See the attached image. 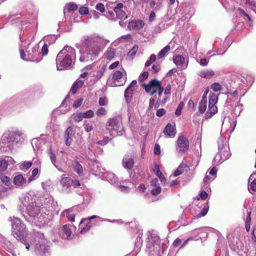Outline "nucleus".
Listing matches in <instances>:
<instances>
[{"instance_id":"obj_52","label":"nucleus","mask_w":256,"mask_h":256,"mask_svg":"<svg viewBox=\"0 0 256 256\" xmlns=\"http://www.w3.org/2000/svg\"><path fill=\"white\" fill-rule=\"evenodd\" d=\"M110 140V138L108 136H106L104 138V140H99L97 142L100 145L104 146L107 143H108Z\"/></svg>"},{"instance_id":"obj_57","label":"nucleus","mask_w":256,"mask_h":256,"mask_svg":"<svg viewBox=\"0 0 256 256\" xmlns=\"http://www.w3.org/2000/svg\"><path fill=\"white\" fill-rule=\"evenodd\" d=\"M148 76V73L147 72H144L141 74L138 77V80L140 82H142L146 80Z\"/></svg>"},{"instance_id":"obj_5","label":"nucleus","mask_w":256,"mask_h":256,"mask_svg":"<svg viewBox=\"0 0 256 256\" xmlns=\"http://www.w3.org/2000/svg\"><path fill=\"white\" fill-rule=\"evenodd\" d=\"M9 220L12 222V232L14 236L18 240L26 246V248L28 250L30 244L27 242L26 238L28 235V230L26 225L21 220L17 217H10Z\"/></svg>"},{"instance_id":"obj_18","label":"nucleus","mask_w":256,"mask_h":256,"mask_svg":"<svg viewBox=\"0 0 256 256\" xmlns=\"http://www.w3.org/2000/svg\"><path fill=\"white\" fill-rule=\"evenodd\" d=\"M74 228L70 224H64L60 229V234L65 239H70L71 234Z\"/></svg>"},{"instance_id":"obj_62","label":"nucleus","mask_w":256,"mask_h":256,"mask_svg":"<svg viewBox=\"0 0 256 256\" xmlns=\"http://www.w3.org/2000/svg\"><path fill=\"white\" fill-rule=\"evenodd\" d=\"M154 154H155L159 155L160 154V148L158 144H155L154 147Z\"/></svg>"},{"instance_id":"obj_41","label":"nucleus","mask_w":256,"mask_h":256,"mask_svg":"<svg viewBox=\"0 0 256 256\" xmlns=\"http://www.w3.org/2000/svg\"><path fill=\"white\" fill-rule=\"evenodd\" d=\"M187 166L186 164H181L178 168L174 172V176H177L181 174L184 170V168H186Z\"/></svg>"},{"instance_id":"obj_28","label":"nucleus","mask_w":256,"mask_h":256,"mask_svg":"<svg viewBox=\"0 0 256 256\" xmlns=\"http://www.w3.org/2000/svg\"><path fill=\"white\" fill-rule=\"evenodd\" d=\"M48 155L50 157L51 162L52 164L59 170H60V166L56 161V156L55 154L52 151V149H50L48 151Z\"/></svg>"},{"instance_id":"obj_40","label":"nucleus","mask_w":256,"mask_h":256,"mask_svg":"<svg viewBox=\"0 0 256 256\" xmlns=\"http://www.w3.org/2000/svg\"><path fill=\"white\" fill-rule=\"evenodd\" d=\"M115 55V50L112 48H108L106 53V58L108 60L112 59Z\"/></svg>"},{"instance_id":"obj_44","label":"nucleus","mask_w":256,"mask_h":256,"mask_svg":"<svg viewBox=\"0 0 256 256\" xmlns=\"http://www.w3.org/2000/svg\"><path fill=\"white\" fill-rule=\"evenodd\" d=\"M0 180L6 186H9L10 184V178L8 176L3 175L1 174H0Z\"/></svg>"},{"instance_id":"obj_37","label":"nucleus","mask_w":256,"mask_h":256,"mask_svg":"<svg viewBox=\"0 0 256 256\" xmlns=\"http://www.w3.org/2000/svg\"><path fill=\"white\" fill-rule=\"evenodd\" d=\"M138 50V45H134L132 48L128 52L127 55V58L130 59L132 60L134 58V56L136 54V52H137Z\"/></svg>"},{"instance_id":"obj_6","label":"nucleus","mask_w":256,"mask_h":256,"mask_svg":"<svg viewBox=\"0 0 256 256\" xmlns=\"http://www.w3.org/2000/svg\"><path fill=\"white\" fill-rule=\"evenodd\" d=\"M218 152L214 158L217 164H220L228 159L230 156L228 140L226 138L220 137L218 141Z\"/></svg>"},{"instance_id":"obj_45","label":"nucleus","mask_w":256,"mask_h":256,"mask_svg":"<svg viewBox=\"0 0 256 256\" xmlns=\"http://www.w3.org/2000/svg\"><path fill=\"white\" fill-rule=\"evenodd\" d=\"M210 88L213 91L215 92H219L222 90V86L221 84L220 83L216 82L212 84L210 86Z\"/></svg>"},{"instance_id":"obj_25","label":"nucleus","mask_w":256,"mask_h":256,"mask_svg":"<svg viewBox=\"0 0 256 256\" xmlns=\"http://www.w3.org/2000/svg\"><path fill=\"white\" fill-rule=\"evenodd\" d=\"M198 74L202 78L210 79L215 74V72L212 69H204L200 71Z\"/></svg>"},{"instance_id":"obj_11","label":"nucleus","mask_w":256,"mask_h":256,"mask_svg":"<svg viewBox=\"0 0 256 256\" xmlns=\"http://www.w3.org/2000/svg\"><path fill=\"white\" fill-rule=\"evenodd\" d=\"M38 46L37 45L34 46L31 50H26L27 55L26 54L24 50H21L20 51V58L26 61H34L38 54Z\"/></svg>"},{"instance_id":"obj_38","label":"nucleus","mask_w":256,"mask_h":256,"mask_svg":"<svg viewBox=\"0 0 256 256\" xmlns=\"http://www.w3.org/2000/svg\"><path fill=\"white\" fill-rule=\"evenodd\" d=\"M251 212H249L246 216V220H245V228L246 231L248 232L250 230V222H251Z\"/></svg>"},{"instance_id":"obj_59","label":"nucleus","mask_w":256,"mask_h":256,"mask_svg":"<svg viewBox=\"0 0 256 256\" xmlns=\"http://www.w3.org/2000/svg\"><path fill=\"white\" fill-rule=\"evenodd\" d=\"M166 113V111L164 109L160 108L156 111V116L158 117H161L163 116L164 114H165Z\"/></svg>"},{"instance_id":"obj_2","label":"nucleus","mask_w":256,"mask_h":256,"mask_svg":"<svg viewBox=\"0 0 256 256\" xmlns=\"http://www.w3.org/2000/svg\"><path fill=\"white\" fill-rule=\"evenodd\" d=\"M38 201L36 196L29 194L25 196L22 200V204L28 215L24 216V218L30 222L36 224L38 222H42L47 215L44 212V208L42 207Z\"/></svg>"},{"instance_id":"obj_19","label":"nucleus","mask_w":256,"mask_h":256,"mask_svg":"<svg viewBox=\"0 0 256 256\" xmlns=\"http://www.w3.org/2000/svg\"><path fill=\"white\" fill-rule=\"evenodd\" d=\"M13 182L16 187L18 188H22L28 186L26 180L20 174L14 178Z\"/></svg>"},{"instance_id":"obj_48","label":"nucleus","mask_w":256,"mask_h":256,"mask_svg":"<svg viewBox=\"0 0 256 256\" xmlns=\"http://www.w3.org/2000/svg\"><path fill=\"white\" fill-rule=\"evenodd\" d=\"M74 134L73 128L69 126L65 132L64 138H72Z\"/></svg>"},{"instance_id":"obj_61","label":"nucleus","mask_w":256,"mask_h":256,"mask_svg":"<svg viewBox=\"0 0 256 256\" xmlns=\"http://www.w3.org/2000/svg\"><path fill=\"white\" fill-rule=\"evenodd\" d=\"M106 114V110L105 108H99L96 112V114L98 116L105 115Z\"/></svg>"},{"instance_id":"obj_26","label":"nucleus","mask_w":256,"mask_h":256,"mask_svg":"<svg viewBox=\"0 0 256 256\" xmlns=\"http://www.w3.org/2000/svg\"><path fill=\"white\" fill-rule=\"evenodd\" d=\"M134 164V160L132 156L129 154H126L122 160V164L124 168L127 169H131Z\"/></svg>"},{"instance_id":"obj_7","label":"nucleus","mask_w":256,"mask_h":256,"mask_svg":"<svg viewBox=\"0 0 256 256\" xmlns=\"http://www.w3.org/2000/svg\"><path fill=\"white\" fill-rule=\"evenodd\" d=\"M106 128L110 132V134L112 136H120L122 134L124 128L121 124V118L116 116L108 120Z\"/></svg>"},{"instance_id":"obj_55","label":"nucleus","mask_w":256,"mask_h":256,"mask_svg":"<svg viewBox=\"0 0 256 256\" xmlns=\"http://www.w3.org/2000/svg\"><path fill=\"white\" fill-rule=\"evenodd\" d=\"M248 190L250 192L251 190L256 192V179L252 180L250 182V187H248Z\"/></svg>"},{"instance_id":"obj_3","label":"nucleus","mask_w":256,"mask_h":256,"mask_svg":"<svg viewBox=\"0 0 256 256\" xmlns=\"http://www.w3.org/2000/svg\"><path fill=\"white\" fill-rule=\"evenodd\" d=\"M76 58L74 48L66 46L58 54L56 58V68L58 70L68 69L74 64Z\"/></svg>"},{"instance_id":"obj_30","label":"nucleus","mask_w":256,"mask_h":256,"mask_svg":"<svg viewBox=\"0 0 256 256\" xmlns=\"http://www.w3.org/2000/svg\"><path fill=\"white\" fill-rule=\"evenodd\" d=\"M72 166L74 170L76 172L79 176H81L83 173L82 166L76 160H74L72 163Z\"/></svg>"},{"instance_id":"obj_35","label":"nucleus","mask_w":256,"mask_h":256,"mask_svg":"<svg viewBox=\"0 0 256 256\" xmlns=\"http://www.w3.org/2000/svg\"><path fill=\"white\" fill-rule=\"evenodd\" d=\"M170 50V45H166L164 48H162L158 54V57L159 59L163 58L165 56L166 53Z\"/></svg>"},{"instance_id":"obj_13","label":"nucleus","mask_w":256,"mask_h":256,"mask_svg":"<svg viewBox=\"0 0 256 256\" xmlns=\"http://www.w3.org/2000/svg\"><path fill=\"white\" fill-rule=\"evenodd\" d=\"M160 82L157 80H152L148 84H144V88L146 92H150L153 96L160 86Z\"/></svg>"},{"instance_id":"obj_31","label":"nucleus","mask_w":256,"mask_h":256,"mask_svg":"<svg viewBox=\"0 0 256 256\" xmlns=\"http://www.w3.org/2000/svg\"><path fill=\"white\" fill-rule=\"evenodd\" d=\"M1 238L3 242L0 244V245L8 252H12L14 248L12 244L10 242L5 240L4 238L2 237Z\"/></svg>"},{"instance_id":"obj_16","label":"nucleus","mask_w":256,"mask_h":256,"mask_svg":"<svg viewBox=\"0 0 256 256\" xmlns=\"http://www.w3.org/2000/svg\"><path fill=\"white\" fill-rule=\"evenodd\" d=\"M112 80L114 82V86H120L124 85L126 80V76H124L122 72L120 70L116 71L113 76Z\"/></svg>"},{"instance_id":"obj_9","label":"nucleus","mask_w":256,"mask_h":256,"mask_svg":"<svg viewBox=\"0 0 256 256\" xmlns=\"http://www.w3.org/2000/svg\"><path fill=\"white\" fill-rule=\"evenodd\" d=\"M218 96L212 92H210L208 96V110L205 114V118H212L218 112V108L216 104L218 102Z\"/></svg>"},{"instance_id":"obj_15","label":"nucleus","mask_w":256,"mask_h":256,"mask_svg":"<svg viewBox=\"0 0 256 256\" xmlns=\"http://www.w3.org/2000/svg\"><path fill=\"white\" fill-rule=\"evenodd\" d=\"M72 180L70 177H66L64 174L62 175L60 181L62 186V190L66 193H69L72 190Z\"/></svg>"},{"instance_id":"obj_50","label":"nucleus","mask_w":256,"mask_h":256,"mask_svg":"<svg viewBox=\"0 0 256 256\" xmlns=\"http://www.w3.org/2000/svg\"><path fill=\"white\" fill-rule=\"evenodd\" d=\"M152 170L157 176L160 175L162 174L160 170L159 165L156 164H154V167L152 168Z\"/></svg>"},{"instance_id":"obj_10","label":"nucleus","mask_w":256,"mask_h":256,"mask_svg":"<svg viewBox=\"0 0 256 256\" xmlns=\"http://www.w3.org/2000/svg\"><path fill=\"white\" fill-rule=\"evenodd\" d=\"M42 201L40 206L44 208V212L46 210L53 211L56 210L58 207L57 202L54 201L53 198L50 196L46 194L40 200Z\"/></svg>"},{"instance_id":"obj_49","label":"nucleus","mask_w":256,"mask_h":256,"mask_svg":"<svg viewBox=\"0 0 256 256\" xmlns=\"http://www.w3.org/2000/svg\"><path fill=\"white\" fill-rule=\"evenodd\" d=\"M242 110V105L240 104H238L235 106L233 112L236 116H238L240 114V112Z\"/></svg>"},{"instance_id":"obj_53","label":"nucleus","mask_w":256,"mask_h":256,"mask_svg":"<svg viewBox=\"0 0 256 256\" xmlns=\"http://www.w3.org/2000/svg\"><path fill=\"white\" fill-rule=\"evenodd\" d=\"M160 192L161 188L160 186L154 187L151 190L152 194L154 196L158 195Z\"/></svg>"},{"instance_id":"obj_43","label":"nucleus","mask_w":256,"mask_h":256,"mask_svg":"<svg viewBox=\"0 0 256 256\" xmlns=\"http://www.w3.org/2000/svg\"><path fill=\"white\" fill-rule=\"evenodd\" d=\"M168 98L166 96H165L163 98H158L156 102L154 104V108H156L160 106V104H164L166 102Z\"/></svg>"},{"instance_id":"obj_60","label":"nucleus","mask_w":256,"mask_h":256,"mask_svg":"<svg viewBox=\"0 0 256 256\" xmlns=\"http://www.w3.org/2000/svg\"><path fill=\"white\" fill-rule=\"evenodd\" d=\"M100 106H106L108 104V100L106 98H100L98 101Z\"/></svg>"},{"instance_id":"obj_4","label":"nucleus","mask_w":256,"mask_h":256,"mask_svg":"<svg viewBox=\"0 0 256 256\" xmlns=\"http://www.w3.org/2000/svg\"><path fill=\"white\" fill-rule=\"evenodd\" d=\"M25 138V134L21 130L6 132L2 137L0 146L2 148V151L11 150L16 144H22Z\"/></svg>"},{"instance_id":"obj_51","label":"nucleus","mask_w":256,"mask_h":256,"mask_svg":"<svg viewBox=\"0 0 256 256\" xmlns=\"http://www.w3.org/2000/svg\"><path fill=\"white\" fill-rule=\"evenodd\" d=\"M82 114L84 115L83 117L85 118H91L94 115V112L92 110H88L86 112H82Z\"/></svg>"},{"instance_id":"obj_22","label":"nucleus","mask_w":256,"mask_h":256,"mask_svg":"<svg viewBox=\"0 0 256 256\" xmlns=\"http://www.w3.org/2000/svg\"><path fill=\"white\" fill-rule=\"evenodd\" d=\"M202 204L200 206H198L196 209V212L194 214V218H198L202 216H204L208 213V207L206 206H204V208H202Z\"/></svg>"},{"instance_id":"obj_23","label":"nucleus","mask_w":256,"mask_h":256,"mask_svg":"<svg viewBox=\"0 0 256 256\" xmlns=\"http://www.w3.org/2000/svg\"><path fill=\"white\" fill-rule=\"evenodd\" d=\"M174 62L177 66L186 68L188 66V62H186L185 58L181 55H178L173 59Z\"/></svg>"},{"instance_id":"obj_56","label":"nucleus","mask_w":256,"mask_h":256,"mask_svg":"<svg viewBox=\"0 0 256 256\" xmlns=\"http://www.w3.org/2000/svg\"><path fill=\"white\" fill-rule=\"evenodd\" d=\"M160 68V66L159 64L156 63L152 66V72L154 74H156L158 72Z\"/></svg>"},{"instance_id":"obj_63","label":"nucleus","mask_w":256,"mask_h":256,"mask_svg":"<svg viewBox=\"0 0 256 256\" xmlns=\"http://www.w3.org/2000/svg\"><path fill=\"white\" fill-rule=\"evenodd\" d=\"M79 12L81 14H86L88 13V10L86 7H82L79 10Z\"/></svg>"},{"instance_id":"obj_20","label":"nucleus","mask_w":256,"mask_h":256,"mask_svg":"<svg viewBox=\"0 0 256 256\" xmlns=\"http://www.w3.org/2000/svg\"><path fill=\"white\" fill-rule=\"evenodd\" d=\"M163 132L166 136L168 138H174L176 133L175 123L173 122L172 124H168L165 126Z\"/></svg>"},{"instance_id":"obj_27","label":"nucleus","mask_w":256,"mask_h":256,"mask_svg":"<svg viewBox=\"0 0 256 256\" xmlns=\"http://www.w3.org/2000/svg\"><path fill=\"white\" fill-rule=\"evenodd\" d=\"M105 70L106 68L103 66L101 67H100L97 71L94 72L92 77L94 78V82H97L100 79L104 74Z\"/></svg>"},{"instance_id":"obj_1","label":"nucleus","mask_w":256,"mask_h":256,"mask_svg":"<svg viewBox=\"0 0 256 256\" xmlns=\"http://www.w3.org/2000/svg\"><path fill=\"white\" fill-rule=\"evenodd\" d=\"M109 42L98 36H85L75 46L79 49L80 62H90L96 59Z\"/></svg>"},{"instance_id":"obj_14","label":"nucleus","mask_w":256,"mask_h":256,"mask_svg":"<svg viewBox=\"0 0 256 256\" xmlns=\"http://www.w3.org/2000/svg\"><path fill=\"white\" fill-rule=\"evenodd\" d=\"M96 217L97 216H92L86 218L82 219L80 223V226L81 228L80 233L84 234L90 230L92 225V223L90 222V220Z\"/></svg>"},{"instance_id":"obj_42","label":"nucleus","mask_w":256,"mask_h":256,"mask_svg":"<svg viewBox=\"0 0 256 256\" xmlns=\"http://www.w3.org/2000/svg\"><path fill=\"white\" fill-rule=\"evenodd\" d=\"M8 162L5 159L0 158V173L4 172L8 168Z\"/></svg>"},{"instance_id":"obj_34","label":"nucleus","mask_w":256,"mask_h":256,"mask_svg":"<svg viewBox=\"0 0 256 256\" xmlns=\"http://www.w3.org/2000/svg\"><path fill=\"white\" fill-rule=\"evenodd\" d=\"M56 40V37L54 35L46 36L43 38V40L45 43H48L49 44H54Z\"/></svg>"},{"instance_id":"obj_21","label":"nucleus","mask_w":256,"mask_h":256,"mask_svg":"<svg viewBox=\"0 0 256 256\" xmlns=\"http://www.w3.org/2000/svg\"><path fill=\"white\" fill-rule=\"evenodd\" d=\"M144 25V22L142 20H132L128 25V28L134 30H137L142 28Z\"/></svg>"},{"instance_id":"obj_36","label":"nucleus","mask_w":256,"mask_h":256,"mask_svg":"<svg viewBox=\"0 0 256 256\" xmlns=\"http://www.w3.org/2000/svg\"><path fill=\"white\" fill-rule=\"evenodd\" d=\"M78 8V6L74 2H70L64 7V12L65 14L66 10H68V12L74 11L76 10Z\"/></svg>"},{"instance_id":"obj_64","label":"nucleus","mask_w":256,"mask_h":256,"mask_svg":"<svg viewBox=\"0 0 256 256\" xmlns=\"http://www.w3.org/2000/svg\"><path fill=\"white\" fill-rule=\"evenodd\" d=\"M84 129L86 132H90L93 130V126L92 124H85Z\"/></svg>"},{"instance_id":"obj_32","label":"nucleus","mask_w":256,"mask_h":256,"mask_svg":"<svg viewBox=\"0 0 256 256\" xmlns=\"http://www.w3.org/2000/svg\"><path fill=\"white\" fill-rule=\"evenodd\" d=\"M106 178L107 180L112 184H116L118 182L116 176L112 172H108Z\"/></svg>"},{"instance_id":"obj_46","label":"nucleus","mask_w":256,"mask_h":256,"mask_svg":"<svg viewBox=\"0 0 256 256\" xmlns=\"http://www.w3.org/2000/svg\"><path fill=\"white\" fill-rule=\"evenodd\" d=\"M32 162L25 161L21 163L20 168L22 170H28L32 166Z\"/></svg>"},{"instance_id":"obj_17","label":"nucleus","mask_w":256,"mask_h":256,"mask_svg":"<svg viewBox=\"0 0 256 256\" xmlns=\"http://www.w3.org/2000/svg\"><path fill=\"white\" fill-rule=\"evenodd\" d=\"M136 84L137 82L136 80H132L125 90L124 97L127 103L130 102L133 92L135 90H136L138 86Z\"/></svg>"},{"instance_id":"obj_58","label":"nucleus","mask_w":256,"mask_h":256,"mask_svg":"<svg viewBox=\"0 0 256 256\" xmlns=\"http://www.w3.org/2000/svg\"><path fill=\"white\" fill-rule=\"evenodd\" d=\"M82 100L83 99L82 98L78 99L76 100L73 104V107L74 108H78L80 107L82 105Z\"/></svg>"},{"instance_id":"obj_33","label":"nucleus","mask_w":256,"mask_h":256,"mask_svg":"<svg viewBox=\"0 0 256 256\" xmlns=\"http://www.w3.org/2000/svg\"><path fill=\"white\" fill-rule=\"evenodd\" d=\"M72 210V209L66 210L62 213L61 216H66L70 221L74 222L75 216L74 214L70 213Z\"/></svg>"},{"instance_id":"obj_39","label":"nucleus","mask_w":256,"mask_h":256,"mask_svg":"<svg viewBox=\"0 0 256 256\" xmlns=\"http://www.w3.org/2000/svg\"><path fill=\"white\" fill-rule=\"evenodd\" d=\"M114 10L118 18L122 19L126 18V12L122 9H114Z\"/></svg>"},{"instance_id":"obj_47","label":"nucleus","mask_w":256,"mask_h":256,"mask_svg":"<svg viewBox=\"0 0 256 256\" xmlns=\"http://www.w3.org/2000/svg\"><path fill=\"white\" fill-rule=\"evenodd\" d=\"M143 174V172L142 171H140L139 169H136L134 171V174L132 175V174H131V176L134 178L136 180H138L140 176Z\"/></svg>"},{"instance_id":"obj_29","label":"nucleus","mask_w":256,"mask_h":256,"mask_svg":"<svg viewBox=\"0 0 256 256\" xmlns=\"http://www.w3.org/2000/svg\"><path fill=\"white\" fill-rule=\"evenodd\" d=\"M207 108V98L206 96H202V99L199 103L198 110L200 113H204L206 112Z\"/></svg>"},{"instance_id":"obj_8","label":"nucleus","mask_w":256,"mask_h":256,"mask_svg":"<svg viewBox=\"0 0 256 256\" xmlns=\"http://www.w3.org/2000/svg\"><path fill=\"white\" fill-rule=\"evenodd\" d=\"M38 240L34 246V250L36 253L40 256H48L50 251V242H48L44 237L43 234L40 235Z\"/></svg>"},{"instance_id":"obj_12","label":"nucleus","mask_w":256,"mask_h":256,"mask_svg":"<svg viewBox=\"0 0 256 256\" xmlns=\"http://www.w3.org/2000/svg\"><path fill=\"white\" fill-rule=\"evenodd\" d=\"M189 148V142L188 138L182 135L178 136L176 142V150L179 152H186Z\"/></svg>"},{"instance_id":"obj_24","label":"nucleus","mask_w":256,"mask_h":256,"mask_svg":"<svg viewBox=\"0 0 256 256\" xmlns=\"http://www.w3.org/2000/svg\"><path fill=\"white\" fill-rule=\"evenodd\" d=\"M148 240H149L147 244V248L148 249V250L149 251V252L151 253L152 254H154L152 252H158L160 248L159 242H155L154 243H153L152 242H151L150 238Z\"/></svg>"},{"instance_id":"obj_54","label":"nucleus","mask_w":256,"mask_h":256,"mask_svg":"<svg viewBox=\"0 0 256 256\" xmlns=\"http://www.w3.org/2000/svg\"><path fill=\"white\" fill-rule=\"evenodd\" d=\"M83 116L82 112H80L74 116V120L77 122H80L84 118Z\"/></svg>"}]
</instances>
